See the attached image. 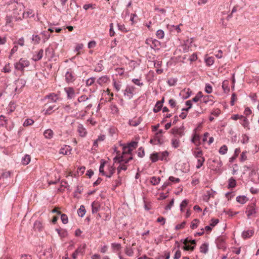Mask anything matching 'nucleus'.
Masks as SVG:
<instances>
[{
  "label": "nucleus",
  "instance_id": "4468645a",
  "mask_svg": "<svg viewBox=\"0 0 259 259\" xmlns=\"http://www.w3.org/2000/svg\"><path fill=\"white\" fill-rule=\"evenodd\" d=\"M211 197H214L212 192L211 191H207L203 195V200L205 202H208Z\"/></svg>",
  "mask_w": 259,
  "mask_h": 259
},
{
  "label": "nucleus",
  "instance_id": "9d476101",
  "mask_svg": "<svg viewBox=\"0 0 259 259\" xmlns=\"http://www.w3.org/2000/svg\"><path fill=\"white\" fill-rule=\"evenodd\" d=\"M158 154L159 160H164L166 161H168V160L167 159V158L169 155V153L168 152V151H163L161 152H158Z\"/></svg>",
  "mask_w": 259,
  "mask_h": 259
},
{
  "label": "nucleus",
  "instance_id": "1a4fd4ad",
  "mask_svg": "<svg viewBox=\"0 0 259 259\" xmlns=\"http://www.w3.org/2000/svg\"><path fill=\"white\" fill-rule=\"evenodd\" d=\"M77 132L79 135L81 137H84L87 134L86 129L82 124H79L77 126Z\"/></svg>",
  "mask_w": 259,
  "mask_h": 259
},
{
  "label": "nucleus",
  "instance_id": "680f3d73",
  "mask_svg": "<svg viewBox=\"0 0 259 259\" xmlns=\"http://www.w3.org/2000/svg\"><path fill=\"white\" fill-rule=\"evenodd\" d=\"M53 49L52 48H48L45 50L46 55L50 56L51 58H53V55L52 54Z\"/></svg>",
  "mask_w": 259,
  "mask_h": 259
},
{
  "label": "nucleus",
  "instance_id": "ddd939ff",
  "mask_svg": "<svg viewBox=\"0 0 259 259\" xmlns=\"http://www.w3.org/2000/svg\"><path fill=\"white\" fill-rule=\"evenodd\" d=\"M180 145V141L179 137H174L171 139V146L174 148H178Z\"/></svg>",
  "mask_w": 259,
  "mask_h": 259
},
{
  "label": "nucleus",
  "instance_id": "f03ea898",
  "mask_svg": "<svg viewBox=\"0 0 259 259\" xmlns=\"http://www.w3.org/2000/svg\"><path fill=\"white\" fill-rule=\"evenodd\" d=\"M146 43L150 46L151 49L154 50H159L160 46V42L159 41L152 38L147 39Z\"/></svg>",
  "mask_w": 259,
  "mask_h": 259
},
{
  "label": "nucleus",
  "instance_id": "c756f323",
  "mask_svg": "<svg viewBox=\"0 0 259 259\" xmlns=\"http://www.w3.org/2000/svg\"><path fill=\"white\" fill-rule=\"evenodd\" d=\"M160 181V178L159 177H152L151 178L150 183L153 185H158Z\"/></svg>",
  "mask_w": 259,
  "mask_h": 259
},
{
  "label": "nucleus",
  "instance_id": "b1692460",
  "mask_svg": "<svg viewBox=\"0 0 259 259\" xmlns=\"http://www.w3.org/2000/svg\"><path fill=\"white\" fill-rule=\"evenodd\" d=\"M236 185V182L235 179L233 177H231L229 179L228 181V188H234Z\"/></svg>",
  "mask_w": 259,
  "mask_h": 259
},
{
  "label": "nucleus",
  "instance_id": "dca6fc26",
  "mask_svg": "<svg viewBox=\"0 0 259 259\" xmlns=\"http://www.w3.org/2000/svg\"><path fill=\"white\" fill-rule=\"evenodd\" d=\"M26 84L25 80L22 78H19L16 81V88L15 89L16 90L18 89V88H22L25 86Z\"/></svg>",
  "mask_w": 259,
  "mask_h": 259
},
{
  "label": "nucleus",
  "instance_id": "a211bd4d",
  "mask_svg": "<svg viewBox=\"0 0 259 259\" xmlns=\"http://www.w3.org/2000/svg\"><path fill=\"white\" fill-rule=\"evenodd\" d=\"M43 53L44 50L42 49H40L36 55L33 56L32 58L33 60H34V61H37L40 60L43 56Z\"/></svg>",
  "mask_w": 259,
  "mask_h": 259
},
{
  "label": "nucleus",
  "instance_id": "79ce46f5",
  "mask_svg": "<svg viewBox=\"0 0 259 259\" xmlns=\"http://www.w3.org/2000/svg\"><path fill=\"white\" fill-rule=\"evenodd\" d=\"M204 161L205 159L204 157H201V159H198L196 168L198 169L200 168L203 165Z\"/></svg>",
  "mask_w": 259,
  "mask_h": 259
},
{
  "label": "nucleus",
  "instance_id": "0e129e2a",
  "mask_svg": "<svg viewBox=\"0 0 259 259\" xmlns=\"http://www.w3.org/2000/svg\"><path fill=\"white\" fill-rule=\"evenodd\" d=\"M174 199H172L171 201L169 202V204L165 207V209L166 210H170L171 209V206L174 205Z\"/></svg>",
  "mask_w": 259,
  "mask_h": 259
},
{
  "label": "nucleus",
  "instance_id": "bf43d9fd",
  "mask_svg": "<svg viewBox=\"0 0 259 259\" xmlns=\"http://www.w3.org/2000/svg\"><path fill=\"white\" fill-rule=\"evenodd\" d=\"M156 222L161 223V225H164L165 223V219L163 217H160L157 219Z\"/></svg>",
  "mask_w": 259,
  "mask_h": 259
},
{
  "label": "nucleus",
  "instance_id": "39448f33",
  "mask_svg": "<svg viewBox=\"0 0 259 259\" xmlns=\"http://www.w3.org/2000/svg\"><path fill=\"white\" fill-rule=\"evenodd\" d=\"M135 87L134 86H127L124 90V96L127 99H131L134 96V92H135Z\"/></svg>",
  "mask_w": 259,
  "mask_h": 259
},
{
  "label": "nucleus",
  "instance_id": "052dcab7",
  "mask_svg": "<svg viewBox=\"0 0 259 259\" xmlns=\"http://www.w3.org/2000/svg\"><path fill=\"white\" fill-rule=\"evenodd\" d=\"M243 122L241 123L242 125L244 127H247L249 125V122L247 118L243 117Z\"/></svg>",
  "mask_w": 259,
  "mask_h": 259
},
{
  "label": "nucleus",
  "instance_id": "f8f14e48",
  "mask_svg": "<svg viewBox=\"0 0 259 259\" xmlns=\"http://www.w3.org/2000/svg\"><path fill=\"white\" fill-rule=\"evenodd\" d=\"M65 79L67 82H72L74 80V76L70 71H67L65 74Z\"/></svg>",
  "mask_w": 259,
  "mask_h": 259
},
{
  "label": "nucleus",
  "instance_id": "a18cd8bd",
  "mask_svg": "<svg viewBox=\"0 0 259 259\" xmlns=\"http://www.w3.org/2000/svg\"><path fill=\"white\" fill-rule=\"evenodd\" d=\"M121 159L119 161V163H121V162H123V163L126 164L127 163L130 161L128 160V158H126L124 156V155H123L122 153V155L120 156Z\"/></svg>",
  "mask_w": 259,
  "mask_h": 259
},
{
  "label": "nucleus",
  "instance_id": "6ab92c4d",
  "mask_svg": "<svg viewBox=\"0 0 259 259\" xmlns=\"http://www.w3.org/2000/svg\"><path fill=\"white\" fill-rule=\"evenodd\" d=\"M16 109V104L14 102H11L8 107L7 108V111L8 113L10 114L13 112Z\"/></svg>",
  "mask_w": 259,
  "mask_h": 259
},
{
  "label": "nucleus",
  "instance_id": "a19ab883",
  "mask_svg": "<svg viewBox=\"0 0 259 259\" xmlns=\"http://www.w3.org/2000/svg\"><path fill=\"white\" fill-rule=\"evenodd\" d=\"M34 228L36 230H38V231H41V228H42L41 223L38 221H35L34 224Z\"/></svg>",
  "mask_w": 259,
  "mask_h": 259
},
{
  "label": "nucleus",
  "instance_id": "6e6d98bb",
  "mask_svg": "<svg viewBox=\"0 0 259 259\" xmlns=\"http://www.w3.org/2000/svg\"><path fill=\"white\" fill-rule=\"evenodd\" d=\"M186 224V222L185 221L183 222L181 224L176 225L175 227V229L179 230L183 229L185 227Z\"/></svg>",
  "mask_w": 259,
  "mask_h": 259
},
{
  "label": "nucleus",
  "instance_id": "864d4df0",
  "mask_svg": "<svg viewBox=\"0 0 259 259\" xmlns=\"http://www.w3.org/2000/svg\"><path fill=\"white\" fill-rule=\"evenodd\" d=\"M109 174H106L105 176H106L107 178H111L115 172V167L113 166H111L109 169Z\"/></svg>",
  "mask_w": 259,
  "mask_h": 259
},
{
  "label": "nucleus",
  "instance_id": "69168bd1",
  "mask_svg": "<svg viewBox=\"0 0 259 259\" xmlns=\"http://www.w3.org/2000/svg\"><path fill=\"white\" fill-rule=\"evenodd\" d=\"M113 84H114V87L115 88V89L116 90V91L117 92L119 91L120 90V88H121V84H120L119 83H117L115 80H114Z\"/></svg>",
  "mask_w": 259,
  "mask_h": 259
},
{
  "label": "nucleus",
  "instance_id": "3c124183",
  "mask_svg": "<svg viewBox=\"0 0 259 259\" xmlns=\"http://www.w3.org/2000/svg\"><path fill=\"white\" fill-rule=\"evenodd\" d=\"M194 155L195 156L196 158L198 159H201V157H203L202 156L203 155V152L201 150H200L198 152L195 151L194 152Z\"/></svg>",
  "mask_w": 259,
  "mask_h": 259
},
{
  "label": "nucleus",
  "instance_id": "4d7b16f0",
  "mask_svg": "<svg viewBox=\"0 0 259 259\" xmlns=\"http://www.w3.org/2000/svg\"><path fill=\"white\" fill-rule=\"evenodd\" d=\"M133 82L135 84L141 87L143 85V83L140 81V80L137 78H134L132 79Z\"/></svg>",
  "mask_w": 259,
  "mask_h": 259
},
{
  "label": "nucleus",
  "instance_id": "4c0bfd02",
  "mask_svg": "<svg viewBox=\"0 0 259 259\" xmlns=\"http://www.w3.org/2000/svg\"><path fill=\"white\" fill-rule=\"evenodd\" d=\"M184 250L186 251H193L195 249L194 246H192V245H190V244H188L187 245H184L182 247Z\"/></svg>",
  "mask_w": 259,
  "mask_h": 259
},
{
  "label": "nucleus",
  "instance_id": "cd10ccee",
  "mask_svg": "<svg viewBox=\"0 0 259 259\" xmlns=\"http://www.w3.org/2000/svg\"><path fill=\"white\" fill-rule=\"evenodd\" d=\"M85 244L80 245L75 250V252L78 254H83L85 250Z\"/></svg>",
  "mask_w": 259,
  "mask_h": 259
},
{
  "label": "nucleus",
  "instance_id": "2f4dec72",
  "mask_svg": "<svg viewBox=\"0 0 259 259\" xmlns=\"http://www.w3.org/2000/svg\"><path fill=\"white\" fill-rule=\"evenodd\" d=\"M30 156L29 155H25L22 159V162L24 165H27L30 161Z\"/></svg>",
  "mask_w": 259,
  "mask_h": 259
},
{
  "label": "nucleus",
  "instance_id": "2eb2a0df",
  "mask_svg": "<svg viewBox=\"0 0 259 259\" xmlns=\"http://www.w3.org/2000/svg\"><path fill=\"white\" fill-rule=\"evenodd\" d=\"M254 233V231L252 230H248L247 231H244L242 233V237L244 239H246L251 237Z\"/></svg>",
  "mask_w": 259,
  "mask_h": 259
},
{
  "label": "nucleus",
  "instance_id": "ea45409f",
  "mask_svg": "<svg viewBox=\"0 0 259 259\" xmlns=\"http://www.w3.org/2000/svg\"><path fill=\"white\" fill-rule=\"evenodd\" d=\"M227 146L225 145H224L220 148L219 152L221 154L224 155L227 153Z\"/></svg>",
  "mask_w": 259,
  "mask_h": 259
},
{
  "label": "nucleus",
  "instance_id": "37998d69",
  "mask_svg": "<svg viewBox=\"0 0 259 259\" xmlns=\"http://www.w3.org/2000/svg\"><path fill=\"white\" fill-rule=\"evenodd\" d=\"M96 78L94 77H91L89 79H88L86 81V85L87 86H90L92 85L95 81Z\"/></svg>",
  "mask_w": 259,
  "mask_h": 259
},
{
  "label": "nucleus",
  "instance_id": "f704fd0d",
  "mask_svg": "<svg viewBox=\"0 0 259 259\" xmlns=\"http://www.w3.org/2000/svg\"><path fill=\"white\" fill-rule=\"evenodd\" d=\"M31 39L34 42V44H38L41 40L38 35H33Z\"/></svg>",
  "mask_w": 259,
  "mask_h": 259
},
{
  "label": "nucleus",
  "instance_id": "5701e85b",
  "mask_svg": "<svg viewBox=\"0 0 259 259\" xmlns=\"http://www.w3.org/2000/svg\"><path fill=\"white\" fill-rule=\"evenodd\" d=\"M248 200L245 196H238L236 197V201L240 204H244Z\"/></svg>",
  "mask_w": 259,
  "mask_h": 259
},
{
  "label": "nucleus",
  "instance_id": "423d86ee",
  "mask_svg": "<svg viewBox=\"0 0 259 259\" xmlns=\"http://www.w3.org/2000/svg\"><path fill=\"white\" fill-rule=\"evenodd\" d=\"M138 143L137 142L133 141L127 144V145H125L124 144H120L121 146H122V154L124 155L126 152V150L127 148H129L130 149H136L138 147Z\"/></svg>",
  "mask_w": 259,
  "mask_h": 259
},
{
  "label": "nucleus",
  "instance_id": "473e14b6",
  "mask_svg": "<svg viewBox=\"0 0 259 259\" xmlns=\"http://www.w3.org/2000/svg\"><path fill=\"white\" fill-rule=\"evenodd\" d=\"M150 159L152 162H156L159 160L158 152H155L151 154Z\"/></svg>",
  "mask_w": 259,
  "mask_h": 259
},
{
  "label": "nucleus",
  "instance_id": "49530a36",
  "mask_svg": "<svg viewBox=\"0 0 259 259\" xmlns=\"http://www.w3.org/2000/svg\"><path fill=\"white\" fill-rule=\"evenodd\" d=\"M61 219L62 222V223L64 224H66L68 223V219L66 214H61Z\"/></svg>",
  "mask_w": 259,
  "mask_h": 259
},
{
  "label": "nucleus",
  "instance_id": "603ef678",
  "mask_svg": "<svg viewBox=\"0 0 259 259\" xmlns=\"http://www.w3.org/2000/svg\"><path fill=\"white\" fill-rule=\"evenodd\" d=\"M126 254L129 256H132L133 255L134 251L132 248L126 247L125 250Z\"/></svg>",
  "mask_w": 259,
  "mask_h": 259
},
{
  "label": "nucleus",
  "instance_id": "774afa93",
  "mask_svg": "<svg viewBox=\"0 0 259 259\" xmlns=\"http://www.w3.org/2000/svg\"><path fill=\"white\" fill-rule=\"evenodd\" d=\"M246 153H247L246 151L243 152L241 153V156H240V161H244L245 160H246V159H247Z\"/></svg>",
  "mask_w": 259,
  "mask_h": 259
},
{
  "label": "nucleus",
  "instance_id": "412c9836",
  "mask_svg": "<svg viewBox=\"0 0 259 259\" xmlns=\"http://www.w3.org/2000/svg\"><path fill=\"white\" fill-rule=\"evenodd\" d=\"M200 136L198 134H195L191 140V142L195 144L196 146H198L200 144Z\"/></svg>",
  "mask_w": 259,
  "mask_h": 259
},
{
  "label": "nucleus",
  "instance_id": "c85d7f7f",
  "mask_svg": "<svg viewBox=\"0 0 259 259\" xmlns=\"http://www.w3.org/2000/svg\"><path fill=\"white\" fill-rule=\"evenodd\" d=\"M214 59L212 57H208L205 58V62L207 66H210L214 63Z\"/></svg>",
  "mask_w": 259,
  "mask_h": 259
},
{
  "label": "nucleus",
  "instance_id": "09e8293b",
  "mask_svg": "<svg viewBox=\"0 0 259 259\" xmlns=\"http://www.w3.org/2000/svg\"><path fill=\"white\" fill-rule=\"evenodd\" d=\"M188 203V201L186 199L183 200L180 204V209L181 211H183V208L187 206Z\"/></svg>",
  "mask_w": 259,
  "mask_h": 259
},
{
  "label": "nucleus",
  "instance_id": "bb28decb",
  "mask_svg": "<svg viewBox=\"0 0 259 259\" xmlns=\"http://www.w3.org/2000/svg\"><path fill=\"white\" fill-rule=\"evenodd\" d=\"M105 163H106V161L103 159H102L101 161V164H100V166L99 167V171L102 174V176L106 175V173L104 170V168Z\"/></svg>",
  "mask_w": 259,
  "mask_h": 259
},
{
  "label": "nucleus",
  "instance_id": "9b49d317",
  "mask_svg": "<svg viewBox=\"0 0 259 259\" xmlns=\"http://www.w3.org/2000/svg\"><path fill=\"white\" fill-rule=\"evenodd\" d=\"M100 203L97 201H94L92 203V212L93 213H97L100 209Z\"/></svg>",
  "mask_w": 259,
  "mask_h": 259
},
{
  "label": "nucleus",
  "instance_id": "aec40b11",
  "mask_svg": "<svg viewBox=\"0 0 259 259\" xmlns=\"http://www.w3.org/2000/svg\"><path fill=\"white\" fill-rule=\"evenodd\" d=\"M109 80V78L107 76H103L101 77H100L98 80L97 82L100 84L102 85L103 83L107 82Z\"/></svg>",
  "mask_w": 259,
  "mask_h": 259
},
{
  "label": "nucleus",
  "instance_id": "7ed1b4c3",
  "mask_svg": "<svg viewBox=\"0 0 259 259\" xmlns=\"http://www.w3.org/2000/svg\"><path fill=\"white\" fill-rule=\"evenodd\" d=\"M184 130V126L180 127H175L170 130V133L174 135V137H182L185 135Z\"/></svg>",
  "mask_w": 259,
  "mask_h": 259
},
{
  "label": "nucleus",
  "instance_id": "20e7f679",
  "mask_svg": "<svg viewBox=\"0 0 259 259\" xmlns=\"http://www.w3.org/2000/svg\"><path fill=\"white\" fill-rule=\"evenodd\" d=\"M245 213L247 214L248 219H249L251 216L254 215L256 213L255 203H252L247 205L246 208Z\"/></svg>",
  "mask_w": 259,
  "mask_h": 259
},
{
  "label": "nucleus",
  "instance_id": "e2e57ef3",
  "mask_svg": "<svg viewBox=\"0 0 259 259\" xmlns=\"http://www.w3.org/2000/svg\"><path fill=\"white\" fill-rule=\"evenodd\" d=\"M181 256V251L178 249L177 250L174 255V259H179Z\"/></svg>",
  "mask_w": 259,
  "mask_h": 259
},
{
  "label": "nucleus",
  "instance_id": "c03bdc74",
  "mask_svg": "<svg viewBox=\"0 0 259 259\" xmlns=\"http://www.w3.org/2000/svg\"><path fill=\"white\" fill-rule=\"evenodd\" d=\"M89 98L86 95H82V96H80L79 97H78V98L77 99V102L78 103L83 102L87 101L88 100H89Z\"/></svg>",
  "mask_w": 259,
  "mask_h": 259
},
{
  "label": "nucleus",
  "instance_id": "f257e3e1",
  "mask_svg": "<svg viewBox=\"0 0 259 259\" xmlns=\"http://www.w3.org/2000/svg\"><path fill=\"white\" fill-rule=\"evenodd\" d=\"M29 61L24 58H21L19 62L15 64V68L17 70L23 71L24 68L29 66Z\"/></svg>",
  "mask_w": 259,
  "mask_h": 259
},
{
  "label": "nucleus",
  "instance_id": "393cba45",
  "mask_svg": "<svg viewBox=\"0 0 259 259\" xmlns=\"http://www.w3.org/2000/svg\"><path fill=\"white\" fill-rule=\"evenodd\" d=\"M86 212L85 207L82 205L80 206L79 209L77 210V213L80 217H83Z\"/></svg>",
  "mask_w": 259,
  "mask_h": 259
},
{
  "label": "nucleus",
  "instance_id": "5fc2aeb1",
  "mask_svg": "<svg viewBox=\"0 0 259 259\" xmlns=\"http://www.w3.org/2000/svg\"><path fill=\"white\" fill-rule=\"evenodd\" d=\"M34 121L31 119H27L25 120L23 123V125L24 126H27L28 125H30L33 123Z\"/></svg>",
  "mask_w": 259,
  "mask_h": 259
},
{
  "label": "nucleus",
  "instance_id": "338daca9",
  "mask_svg": "<svg viewBox=\"0 0 259 259\" xmlns=\"http://www.w3.org/2000/svg\"><path fill=\"white\" fill-rule=\"evenodd\" d=\"M111 109L113 113H117L119 111L118 108L116 105H112Z\"/></svg>",
  "mask_w": 259,
  "mask_h": 259
},
{
  "label": "nucleus",
  "instance_id": "4be33fe9",
  "mask_svg": "<svg viewBox=\"0 0 259 259\" xmlns=\"http://www.w3.org/2000/svg\"><path fill=\"white\" fill-rule=\"evenodd\" d=\"M54 133L51 129L46 130L44 133V135L47 139H51L53 137Z\"/></svg>",
  "mask_w": 259,
  "mask_h": 259
},
{
  "label": "nucleus",
  "instance_id": "13d9d810",
  "mask_svg": "<svg viewBox=\"0 0 259 259\" xmlns=\"http://www.w3.org/2000/svg\"><path fill=\"white\" fill-rule=\"evenodd\" d=\"M168 180L170 182H173V183H179L180 182V180L179 178H176L172 176H170L169 178H168Z\"/></svg>",
  "mask_w": 259,
  "mask_h": 259
},
{
  "label": "nucleus",
  "instance_id": "8fccbe9b",
  "mask_svg": "<svg viewBox=\"0 0 259 259\" xmlns=\"http://www.w3.org/2000/svg\"><path fill=\"white\" fill-rule=\"evenodd\" d=\"M205 91L208 94L211 93L212 91V86L209 83L206 84Z\"/></svg>",
  "mask_w": 259,
  "mask_h": 259
},
{
  "label": "nucleus",
  "instance_id": "6e6552de",
  "mask_svg": "<svg viewBox=\"0 0 259 259\" xmlns=\"http://www.w3.org/2000/svg\"><path fill=\"white\" fill-rule=\"evenodd\" d=\"M64 90L67 94L68 99H71L74 97L75 92L72 88H65Z\"/></svg>",
  "mask_w": 259,
  "mask_h": 259
},
{
  "label": "nucleus",
  "instance_id": "72a5a7b5",
  "mask_svg": "<svg viewBox=\"0 0 259 259\" xmlns=\"http://www.w3.org/2000/svg\"><path fill=\"white\" fill-rule=\"evenodd\" d=\"M46 98L50 99L52 102H56L58 100L57 96L55 94H50L46 96Z\"/></svg>",
  "mask_w": 259,
  "mask_h": 259
},
{
  "label": "nucleus",
  "instance_id": "7c9ffc66",
  "mask_svg": "<svg viewBox=\"0 0 259 259\" xmlns=\"http://www.w3.org/2000/svg\"><path fill=\"white\" fill-rule=\"evenodd\" d=\"M240 152V148H236L234 151V156L230 158L229 159V162H233L234 160L236 158V157L238 156V154Z\"/></svg>",
  "mask_w": 259,
  "mask_h": 259
},
{
  "label": "nucleus",
  "instance_id": "f3484780",
  "mask_svg": "<svg viewBox=\"0 0 259 259\" xmlns=\"http://www.w3.org/2000/svg\"><path fill=\"white\" fill-rule=\"evenodd\" d=\"M58 109V107H56V106L54 105L53 106H50L45 111V115H50L54 111Z\"/></svg>",
  "mask_w": 259,
  "mask_h": 259
},
{
  "label": "nucleus",
  "instance_id": "a878e982",
  "mask_svg": "<svg viewBox=\"0 0 259 259\" xmlns=\"http://www.w3.org/2000/svg\"><path fill=\"white\" fill-rule=\"evenodd\" d=\"M208 245L207 243H204L202 244L200 247V252L206 254L208 252Z\"/></svg>",
  "mask_w": 259,
  "mask_h": 259
},
{
  "label": "nucleus",
  "instance_id": "0eeeda50",
  "mask_svg": "<svg viewBox=\"0 0 259 259\" xmlns=\"http://www.w3.org/2000/svg\"><path fill=\"white\" fill-rule=\"evenodd\" d=\"M164 101V98L163 97L161 101H159L157 102V103H156L155 107L153 110V111L154 113H157L158 112H159V111L161 110V109L162 107V105H163V103Z\"/></svg>",
  "mask_w": 259,
  "mask_h": 259
},
{
  "label": "nucleus",
  "instance_id": "c9c22d12",
  "mask_svg": "<svg viewBox=\"0 0 259 259\" xmlns=\"http://www.w3.org/2000/svg\"><path fill=\"white\" fill-rule=\"evenodd\" d=\"M141 122V119L139 118L137 120H130L129 121V124L133 126H136L138 125Z\"/></svg>",
  "mask_w": 259,
  "mask_h": 259
},
{
  "label": "nucleus",
  "instance_id": "de8ad7c7",
  "mask_svg": "<svg viewBox=\"0 0 259 259\" xmlns=\"http://www.w3.org/2000/svg\"><path fill=\"white\" fill-rule=\"evenodd\" d=\"M95 6H96L95 4H85L83 5V8L85 10H87L90 8L94 9L95 8Z\"/></svg>",
  "mask_w": 259,
  "mask_h": 259
},
{
  "label": "nucleus",
  "instance_id": "e433bc0d",
  "mask_svg": "<svg viewBox=\"0 0 259 259\" xmlns=\"http://www.w3.org/2000/svg\"><path fill=\"white\" fill-rule=\"evenodd\" d=\"M156 35L158 38L161 39L164 37V32L162 30L159 29L156 31Z\"/></svg>",
  "mask_w": 259,
  "mask_h": 259
},
{
  "label": "nucleus",
  "instance_id": "58836bf2",
  "mask_svg": "<svg viewBox=\"0 0 259 259\" xmlns=\"http://www.w3.org/2000/svg\"><path fill=\"white\" fill-rule=\"evenodd\" d=\"M137 154L138 156L140 158H142L144 157V156L145 155V152L144 149L142 147H141L138 149L137 151Z\"/></svg>",
  "mask_w": 259,
  "mask_h": 259
}]
</instances>
